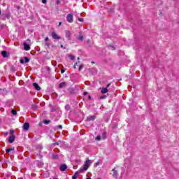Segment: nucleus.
Instances as JSON below:
<instances>
[{"instance_id":"f257e3e1","label":"nucleus","mask_w":179,"mask_h":179,"mask_svg":"<svg viewBox=\"0 0 179 179\" xmlns=\"http://www.w3.org/2000/svg\"><path fill=\"white\" fill-rule=\"evenodd\" d=\"M91 163L92 162L90 159H87L84 164V166L80 169V172L86 171V170H87V169H89V167L90 166Z\"/></svg>"},{"instance_id":"f03ea898","label":"nucleus","mask_w":179,"mask_h":179,"mask_svg":"<svg viewBox=\"0 0 179 179\" xmlns=\"http://www.w3.org/2000/svg\"><path fill=\"white\" fill-rule=\"evenodd\" d=\"M66 19L69 23H72V22H73V15L72 14H68Z\"/></svg>"},{"instance_id":"7ed1b4c3","label":"nucleus","mask_w":179,"mask_h":179,"mask_svg":"<svg viewBox=\"0 0 179 179\" xmlns=\"http://www.w3.org/2000/svg\"><path fill=\"white\" fill-rule=\"evenodd\" d=\"M52 38H54V40H61V36H59L55 32L52 33Z\"/></svg>"},{"instance_id":"20e7f679","label":"nucleus","mask_w":179,"mask_h":179,"mask_svg":"<svg viewBox=\"0 0 179 179\" xmlns=\"http://www.w3.org/2000/svg\"><path fill=\"white\" fill-rule=\"evenodd\" d=\"M30 59L27 57H24V59L20 60L21 64H27V62H29Z\"/></svg>"},{"instance_id":"39448f33","label":"nucleus","mask_w":179,"mask_h":179,"mask_svg":"<svg viewBox=\"0 0 179 179\" xmlns=\"http://www.w3.org/2000/svg\"><path fill=\"white\" fill-rule=\"evenodd\" d=\"M59 169L61 171H65V170L68 169V166H66V164H62Z\"/></svg>"},{"instance_id":"423d86ee","label":"nucleus","mask_w":179,"mask_h":179,"mask_svg":"<svg viewBox=\"0 0 179 179\" xmlns=\"http://www.w3.org/2000/svg\"><path fill=\"white\" fill-rule=\"evenodd\" d=\"M23 128L24 131H28L29 128H30V124H29V123H24L23 125Z\"/></svg>"},{"instance_id":"0eeeda50","label":"nucleus","mask_w":179,"mask_h":179,"mask_svg":"<svg viewBox=\"0 0 179 179\" xmlns=\"http://www.w3.org/2000/svg\"><path fill=\"white\" fill-rule=\"evenodd\" d=\"M71 36H72V33H71V31H66V37L67 38H69V40H71Z\"/></svg>"},{"instance_id":"6e6552de","label":"nucleus","mask_w":179,"mask_h":179,"mask_svg":"<svg viewBox=\"0 0 179 179\" xmlns=\"http://www.w3.org/2000/svg\"><path fill=\"white\" fill-rule=\"evenodd\" d=\"M8 142H10V143H13V142H15V136H10L8 138Z\"/></svg>"},{"instance_id":"1a4fd4ad","label":"nucleus","mask_w":179,"mask_h":179,"mask_svg":"<svg viewBox=\"0 0 179 179\" xmlns=\"http://www.w3.org/2000/svg\"><path fill=\"white\" fill-rule=\"evenodd\" d=\"M24 50H25V51H29L30 50V45H27L26 43H24Z\"/></svg>"},{"instance_id":"9d476101","label":"nucleus","mask_w":179,"mask_h":179,"mask_svg":"<svg viewBox=\"0 0 179 179\" xmlns=\"http://www.w3.org/2000/svg\"><path fill=\"white\" fill-rule=\"evenodd\" d=\"M34 87H35L36 90H41V87L38 86V84L34 83L33 84Z\"/></svg>"},{"instance_id":"9b49d317","label":"nucleus","mask_w":179,"mask_h":179,"mask_svg":"<svg viewBox=\"0 0 179 179\" xmlns=\"http://www.w3.org/2000/svg\"><path fill=\"white\" fill-rule=\"evenodd\" d=\"M108 92V89H107V87L101 88V93H102V94H106Z\"/></svg>"},{"instance_id":"f8f14e48","label":"nucleus","mask_w":179,"mask_h":179,"mask_svg":"<svg viewBox=\"0 0 179 179\" xmlns=\"http://www.w3.org/2000/svg\"><path fill=\"white\" fill-rule=\"evenodd\" d=\"M65 86H66V83L65 82L61 83L59 85V87H60V89H62V87H65Z\"/></svg>"},{"instance_id":"ddd939ff","label":"nucleus","mask_w":179,"mask_h":179,"mask_svg":"<svg viewBox=\"0 0 179 179\" xmlns=\"http://www.w3.org/2000/svg\"><path fill=\"white\" fill-rule=\"evenodd\" d=\"M1 55L3 57V58H7V57H8V52L5 50L1 52Z\"/></svg>"},{"instance_id":"4468645a","label":"nucleus","mask_w":179,"mask_h":179,"mask_svg":"<svg viewBox=\"0 0 179 179\" xmlns=\"http://www.w3.org/2000/svg\"><path fill=\"white\" fill-rule=\"evenodd\" d=\"M94 120H96L95 116H90V117H87L88 121H94Z\"/></svg>"},{"instance_id":"2eb2a0df","label":"nucleus","mask_w":179,"mask_h":179,"mask_svg":"<svg viewBox=\"0 0 179 179\" xmlns=\"http://www.w3.org/2000/svg\"><path fill=\"white\" fill-rule=\"evenodd\" d=\"M112 173H113V176H114V177H115L117 176V169H115V168L113 169L112 170Z\"/></svg>"},{"instance_id":"dca6fc26","label":"nucleus","mask_w":179,"mask_h":179,"mask_svg":"<svg viewBox=\"0 0 179 179\" xmlns=\"http://www.w3.org/2000/svg\"><path fill=\"white\" fill-rule=\"evenodd\" d=\"M68 57L70 58V59H71V61H73V59L76 58L75 55H68Z\"/></svg>"},{"instance_id":"f3484780","label":"nucleus","mask_w":179,"mask_h":179,"mask_svg":"<svg viewBox=\"0 0 179 179\" xmlns=\"http://www.w3.org/2000/svg\"><path fill=\"white\" fill-rule=\"evenodd\" d=\"M87 44H88L90 47H92V41H90V39L87 40Z\"/></svg>"},{"instance_id":"a211bd4d","label":"nucleus","mask_w":179,"mask_h":179,"mask_svg":"<svg viewBox=\"0 0 179 179\" xmlns=\"http://www.w3.org/2000/svg\"><path fill=\"white\" fill-rule=\"evenodd\" d=\"M85 65L84 64H80L78 69V71H82V69H83Z\"/></svg>"},{"instance_id":"6ab92c4d","label":"nucleus","mask_w":179,"mask_h":179,"mask_svg":"<svg viewBox=\"0 0 179 179\" xmlns=\"http://www.w3.org/2000/svg\"><path fill=\"white\" fill-rule=\"evenodd\" d=\"M13 150H15V148H10V149H7V150H6V153H9V152H12V151H13Z\"/></svg>"},{"instance_id":"aec40b11","label":"nucleus","mask_w":179,"mask_h":179,"mask_svg":"<svg viewBox=\"0 0 179 179\" xmlns=\"http://www.w3.org/2000/svg\"><path fill=\"white\" fill-rule=\"evenodd\" d=\"M78 40L80 41H83V40H84V38H83V36H78Z\"/></svg>"},{"instance_id":"412c9836","label":"nucleus","mask_w":179,"mask_h":179,"mask_svg":"<svg viewBox=\"0 0 179 179\" xmlns=\"http://www.w3.org/2000/svg\"><path fill=\"white\" fill-rule=\"evenodd\" d=\"M52 159H54L55 160L58 159V155H53Z\"/></svg>"},{"instance_id":"4be33fe9","label":"nucleus","mask_w":179,"mask_h":179,"mask_svg":"<svg viewBox=\"0 0 179 179\" xmlns=\"http://www.w3.org/2000/svg\"><path fill=\"white\" fill-rule=\"evenodd\" d=\"M80 173H82V172H80V169L79 171H76L74 175L78 177V176H79V174H80Z\"/></svg>"},{"instance_id":"5701e85b","label":"nucleus","mask_w":179,"mask_h":179,"mask_svg":"<svg viewBox=\"0 0 179 179\" xmlns=\"http://www.w3.org/2000/svg\"><path fill=\"white\" fill-rule=\"evenodd\" d=\"M95 141H101V137H100V136H97L95 138Z\"/></svg>"},{"instance_id":"b1692460","label":"nucleus","mask_w":179,"mask_h":179,"mask_svg":"<svg viewBox=\"0 0 179 179\" xmlns=\"http://www.w3.org/2000/svg\"><path fill=\"white\" fill-rule=\"evenodd\" d=\"M12 114H13V115H16V114H17V112H16V110H12Z\"/></svg>"},{"instance_id":"393cba45","label":"nucleus","mask_w":179,"mask_h":179,"mask_svg":"<svg viewBox=\"0 0 179 179\" xmlns=\"http://www.w3.org/2000/svg\"><path fill=\"white\" fill-rule=\"evenodd\" d=\"M106 98H107V96H106V95H102L100 96L101 100H102L103 99H106Z\"/></svg>"},{"instance_id":"a878e982","label":"nucleus","mask_w":179,"mask_h":179,"mask_svg":"<svg viewBox=\"0 0 179 179\" xmlns=\"http://www.w3.org/2000/svg\"><path fill=\"white\" fill-rule=\"evenodd\" d=\"M108 12H110V13H114V9L113 8H110Z\"/></svg>"},{"instance_id":"bb28decb","label":"nucleus","mask_w":179,"mask_h":179,"mask_svg":"<svg viewBox=\"0 0 179 179\" xmlns=\"http://www.w3.org/2000/svg\"><path fill=\"white\" fill-rule=\"evenodd\" d=\"M65 108H66V110H69L71 108V107L69 105H66L65 106Z\"/></svg>"},{"instance_id":"cd10ccee","label":"nucleus","mask_w":179,"mask_h":179,"mask_svg":"<svg viewBox=\"0 0 179 179\" xmlns=\"http://www.w3.org/2000/svg\"><path fill=\"white\" fill-rule=\"evenodd\" d=\"M95 166H96V167H97V166H100V162H96Z\"/></svg>"},{"instance_id":"c85d7f7f","label":"nucleus","mask_w":179,"mask_h":179,"mask_svg":"<svg viewBox=\"0 0 179 179\" xmlns=\"http://www.w3.org/2000/svg\"><path fill=\"white\" fill-rule=\"evenodd\" d=\"M57 5H59L61 3V0H57Z\"/></svg>"},{"instance_id":"c756f323","label":"nucleus","mask_w":179,"mask_h":179,"mask_svg":"<svg viewBox=\"0 0 179 179\" xmlns=\"http://www.w3.org/2000/svg\"><path fill=\"white\" fill-rule=\"evenodd\" d=\"M42 3H47V0H42Z\"/></svg>"},{"instance_id":"7c9ffc66","label":"nucleus","mask_w":179,"mask_h":179,"mask_svg":"<svg viewBox=\"0 0 179 179\" xmlns=\"http://www.w3.org/2000/svg\"><path fill=\"white\" fill-rule=\"evenodd\" d=\"M78 22H83V18H78Z\"/></svg>"},{"instance_id":"2f4dec72","label":"nucleus","mask_w":179,"mask_h":179,"mask_svg":"<svg viewBox=\"0 0 179 179\" xmlns=\"http://www.w3.org/2000/svg\"><path fill=\"white\" fill-rule=\"evenodd\" d=\"M49 122H50V121H48V120H45V121H44V123H45V124H49Z\"/></svg>"},{"instance_id":"473e14b6","label":"nucleus","mask_w":179,"mask_h":179,"mask_svg":"<svg viewBox=\"0 0 179 179\" xmlns=\"http://www.w3.org/2000/svg\"><path fill=\"white\" fill-rule=\"evenodd\" d=\"M76 178H78V176H77L76 175H74V176H73V179H76Z\"/></svg>"},{"instance_id":"72a5a7b5","label":"nucleus","mask_w":179,"mask_h":179,"mask_svg":"<svg viewBox=\"0 0 179 179\" xmlns=\"http://www.w3.org/2000/svg\"><path fill=\"white\" fill-rule=\"evenodd\" d=\"M76 65H78V63H76L73 66L74 69H76Z\"/></svg>"},{"instance_id":"f704fd0d","label":"nucleus","mask_w":179,"mask_h":179,"mask_svg":"<svg viewBox=\"0 0 179 179\" xmlns=\"http://www.w3.org/2000/svg\"><path fill=\"white\" fill-rule=\"evenodd\" d=\"M58 128H59L60 129H62V125H59Z\"/></svg>"},{"instance_id":"c9c22d12","label":"nucleus","mask_w":179,"mask_h":179,"mask_svg":"<svg viewBox=\"0 0 179 179\" xmlns=\"http://www.w3.org/2000/svg\"><path fill=\"white\" fill-rule=\"evenodd\" d=\"M13 132H14L13 130H10V135H12V134H13Z\"/></svg>"},{"instance_id":"e433bc0d","label":"nucleus","mask_w":179,"mask_h":179,"mask_svg":"<svg viewBox=\"0 0 179 179\" xmlns=\"http://www.w3.org/2000/svg\"><path fill=\"white\" fill-rule=\"evenodd\" d=\"M45 41H48V37H46V38H45Z\"/></svg>"},{"instance_id":"4c0bfd02","label":"nucleus","mask_w":179,"mask_h":179,"mask_svg":"<svg viewBox=\"0 0 179 179\" xmlns=\"http://www.w3.org/2000/svg\"><path fill=\"white\" fill-rule=\"evenodd\" d=\"M65 72V70H62L61 73H64Z\"/></svg>"},{"instance_id":"58836bf2","label":"nucleus","mask_w":179,"mask_h":179,"mask_svg":"<svg viewBox=\"0 0 179 179\" xmlns=\"http://www.w3.org/2000/svg\"><path fill=\"white\" fill-rule=\"evenodd\" d=\"M61 24H62V22H60L59 23V26H61Z\"/></svg>"},{"instance_id":"ea45409f","label":"nucleus","mask_w":179,"mask_h":179,"mask_svg":"<svg viewBox=\"0 0 179 179\" xmlns=\"http://www.w3.org/2000/svg\"><path fill=\"white\" fill-rule=\"evenodd\" d=\"M61 48H64V45H61Z\"/></svg>"},{"instance_id":"a19ab883","label":"nucleus","mask_w":179,"mask_h":179,"mask_svg":"<svg viewBox=\"0 0 179 179\" xmlns=\"http://www.w3.org/2000/svg\"><path fill=\"white\" fill-rule=\"evenodd\" d=\"M110 83L109 84H108V85H107V87H110Z\"/></svg>"},{"instance_id":"79ce46f5","label":"nucleus","mask_w":179,"mask_h":179,"mask_svg":"<svg viewBox=\"0 0 179 179\" xmlns=\"http://www.w3.org/2000/svg\"><path fill=\"white\" fill-rule=\"evenodd\" d=\"M84 94H87V92H84Z\"/></svg>"},{"instance_id":"37998d69","label":"nucleus","mask_w":179,"mask_h":179,"mask_svg":"<svg viewBox=\"0 0 179 179\" xmlns=\"http://www.w3.org/2000/svg\"><path fill=\"white\" fill-rule=\"evenodd\" d=\"M77 59L79 61L80 59V58L78 57Z\"/></svg>"},{"instance_id":"c03bdc74","label":"nucleus","mask_w":179,"mask_h":179,"mask_svg":"<svg viewBox=\"0 0 179 179\" xmlns=\"http://www.w3.org/2000/svg\"><path fill=\"white\" fill-rule=\"evenodd\" d=\"M88 99H92V98H91V96H89V97H88Z\"/></svg>"},{"instance_id":"a18cd8bd","label":"nucleus","mask_w":179,"mask_h":179,"mask_svg":"<svg viewBox=\"0 0 179 179\" xmlns=\"http://www.w3.org/2000/svg\"><path fill=\"white\" fill-rule=\"evenodd\" d=\"M92 64H94V62H92Z\"/></svg>"},{"instance_id":"49530a36","label":"nucleus","mask_w":179,"mask_h":179,"mask_svg":"<svg viewBox=\"0 0 179 179\" xmlns=\"http://www.w3.org/2000/svg\"><path fill=\"white\" fill-rule=\"evenodd\" d=\"M87 179H92V178H87Z\"/></svg>"},{"instance_id":"de8ad7c7","label":"nucleus","mask_w":179,"mask_h":179,"mask_svg":"<svg viewBox=\"0 0 179 179\" xmlns=\"http://www.w3.org/2000/svg\"><path fill=\"white\" fill-rule=\"evenodd\" d=\"M56 145H58V143H56Z\"/></svg>"},{"instance_id":"09e8293b","label":"nucleus","mask_w":179,"mask_h":179,"mask_svg":"<svg viewBox=\"0 0 179 179\" xmlns=\"http://www.w3.org/2000/svg\"><path fill=\"white\" fill-rule=\"evenodd\" d=\"M0 15H1V10H0Z\"/></svg>"}]
</instances>
